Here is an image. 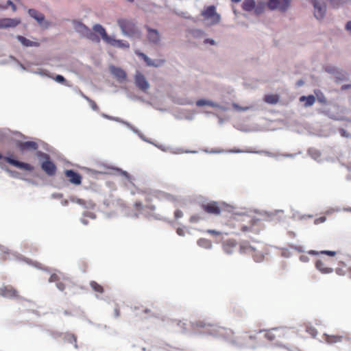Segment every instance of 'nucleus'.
I'll list each match as a JSON object with an SVG mask.
<instances>
[{
	"mask_svg": "<svg viewBox=\"0 0 351 351\" xmlns=\"http://www.w3.org/2000/svg\"><path fill=\"white\" fill-rule=\"evenodd\" d=\"M195 326L197 328H203V333L224 340L238 348L252 349L255 348L259 343L256 334L250 332L234 337V332L230 328L207 324L202 321L196 322Z\"/></svg>",
	"mask_w": 351,
	"mask_h": 351,
	"instance_id": "nucleus-1",
	"label": "nucleus"
},
{
	"mask_svg": "<svg viewBox=\"0 0 351 351\" xmlns=\"http://www.w3.org/2000/svg\"><path fill=\"white\" fill-rule=\"evenodd\" d=\"M36 156L43 161L41 162V169L49 176H54L56 173L57 167L51 160L49 154L41 151L36 152Z\"/></svg>",
	"mask_w": 351,
	"mask_h": 351,
	"instance_id": "nucleus-2",
	"label": "nucleus"
},
{
	"mask_svg": "<svg viewBox=\"0 0 351 351\" xmlns=\"http://www.w3.org/2000/svg\"><path fill=\"white\" fill-rule=\"evenodd\" d=\"M288 330L285 328H276L265 331L264 337L270 342H280L287 335Z\"/></svg>",
	"mask_w": 351,
	"mask_h": 351,
	"instance_id": "nucleus-3",
	"label": "nucleus"
},
{
	"mask_svg": "<svg viewBox=\"0 0 351 351\" xmlns=\"http://www.w3.org/2000/svg\"><path fill=\"white\" fill-rule=\"evenodd\" d=\"M117 23L122 32L125 35L132 36L136 32V25L131 20L127 19H119L117 20Z\"/></svg>",
	"mask_w": 351,
	"mask_h": 351,
	"instance_id": "nucleus-4",
	"label": "nucleus"
},
{
	"mask_svg": "<svg viewBox=\"0 0 351 351\" xmlns=\"http://www.w3.org/2000/svg\"><path fill=\"white\" fill-rule=\"evenodd\" d=\"M202 16L205 19H210L211 24H217L220 21V15L217 13L214 5H210L202 12Z\"/></svg>",
	"mask_w": 351,
	"mask_h": 351,
	"instance_id": "nucleus-5",
	"label": "nucleus"
},
{
	"mask_svg": "<svg viewBox=\"0 0 351 351\" xmlns=\"http://www.w3.org/2000/svg\"><path fill=\"white\" fill-rule=\"evenodd\" d=\"M3 159L5 161H6L7 162H8L9 164L14 166V167H16L19 169H24V170H26V171H33L34 170V167L32 166V165L29 164V163H27V162H21V161H19V160H16L15 159H13L9 156H5L3 157L1 154H0V159Z\"/></svg>",
	"mask_w": 351,
	"mask_h": 351,
	"instance_id": "nucleus-6",
	"label": "nucleus"
},
{
	"mask_svg": "<svg viewBox=\"0 0 351 351\" xmlns=\"http://www.w3.org/2000/svg\"><path fill=\"white\" fill-rule=\"evenodd\" d=\"M290 3L291 0H268L267 5L271 10L278 9L285 12L289 7Z\"/></svg>",
	"mask_w": 351,
	"mask_h": 351,
	"instance_id": "nucleus-7",
	"label": "nucleus"
},
{
	"mask_svg": "<svg viewBox=\"0 0 351 351\" xmlns=\"http://www.w3.org/2000/svg\"><path fill=\"white\" fill-rule=\"evenodd\" d=\"M240 250L241 252L251 254L256 262H261L264 259V255L262 253L257 252L254 247L248 244H241Z\"/></svg>",
	"mask_w": 351,
	"mask_h": 351,
	"instance_id": "nucleus-8",
	"label": "nucleus"
},
{
	"mask_svg": "<svg viewBox=\"0 0 351 351\" xmlns=\"http://www.w3.org/2000/svg\"><path fill=\"white\" fill-rule=\"evenodd\" d=\"M154 195L153 194H147L145 197V202L147 204L143 206L142 202H136L134 203V206L137 211L141 212L144 209H147L151 212H153L156 210V206L154 205L150 204L149 203L152 201Z\"/></svg>",
	"mask_w": 351,
	"mask_h": 351,
	"instance_id": "nucleus-9",
	"label": "nucleus"
},
{
	"mask_svg": "<svg viewBox=\"0 0 351 351\" xmlns=\"http://www.w3.org/2000/svg\"><path fill=\"white\" fill-rule=\"evenodd\" d=\"M0 295L10 299H20L18 291L10 285L3 286L0 288Z\"/></svg>",
	"mask_w": 351,
	"mask_h": 351,
	"instance_id": "nucleus-10",
	"label": "nucleus"
},
{
	"mask_svg": "<svg viewBox=\"0 0 351 351\" xmlns=\"http://www.w3.org/2000/svg\"><path fill=\"white\" fill-rule=\"evenodd\" d=\"M202 207L206 213L214 215H219L223 211L222 207H221L216 202H210L206 204H203Z\"/></svg>",
	"mask_w": 351,
	"mask_h": 351,
	"instance_id": "nucleus-11",
	"label": "nucleus"
},
{
	"mask_svg": "<svg viewBox=\"0 0 351 351\" xmlns=\"http://www.w3.org/2000/svg\"><path fill=\"white\" fill-rule=\"evenodd\" d=\"M134 82L136 86L143 92H146L149 88V84L146 78L138 71L134 76Z\"/></svg>",
	"mask_w": 351,
	"mask_h": 351,
	"instance_id": "nucleus-12",
	"label": "nucleus"
},
{
	"mask_svg": "<svg viewBox=\"0 0 351 351\" xmlns=\"http://www.w3.org/2000/svg\"><path fill=\"white\" fill-rule=\"evenodd\" d=\"M28 14L31 17L34 19L40 25L45 27H47L49 26V23L45 21V16L41 12H39L35 9H29L28 10Z\"/></svg>",
	"mask_w": 351,
	"mask_h": 351,
	"instance_id": "nucleus-13",
	"label": "nucleus"
},
{
	"mask_svg": "<svg viewBox=\"0 0 351 351\" xmlns=\"http://www.w3.org/2000/svg\"><path fill=\"white\" fill-rule=\"evenodd\" d=\"M20 19L3 18L0 19V29L15 27L21 23Z\"/></svg>",
	"mask_w": 351,
	"mask_h": 351,
	"instance_id": "nucleus-14",
	"label": "nucleus"
},
{
	"mask_svg": "<svg viewBox=\"0 0 351 351\" xmlns=\"http://www.w3.org/2000/svg\"><path fill=\"white\" fill-rule=\"evenodd\" d=\"M145 28L147 32V38L149 42L154 45L159 44L160 40V36L158 31L148 26H146Z\"/></svg>",
	"mask_w": 351,
	"mask_h": 351,
	"instance_id": "nucleus-15",
	"label": "nucleus"
},
{
	"mask_svg": "<svg viewBox=\"0 0 351 351\" xmlns=\"http://www.w3.org/2000/svg\"><path fill=\"white\" fill-rule=\"evenodd\" d=\"M324 340L330 344L336 343L341 341H349L351 338L348 335H325Z\"/></svg>",
	"mask_w": 351,
	"mask_h": 351,
	"instance_id": "nucleus-16",
	"label": "nucleus"
},
{
	"mask_svg": "<svg viewBox=\"0 0 351 351\" xmlns=\"http://www.w3.org/2000/svg\"><path fill=\"white\" fill-rule=\"evenodd\" d=\"M64 173H65L66 177L69 179V180L71 183L75 184V185H79L81 184L82 176L79 173H77L72 169H69V170H66Z\"/></svg>",
	"mask_w": 351,
	"mask_h": 351,
	"instance_id": "nucleus-17",
	"label": "nucleus"
},
{
	"mask_svg": "<svg viewBox=\"0 0 351 351\" xmlns=\"http://www.w3.org/2000/svg\"><path fill=\"white\" fill-rule=\"evenodd\" d=\"M312 3L314 7V14L317 19H321L324 17L326 12V5L321 4L317 0H312Z\"/></svg>",
	"mask_w": 351,
	"mask_h": 351,
	"instance_id": "nucleus-18",
	"label": "nucleus"
},
{
	"mask_svg": "<svg viewBox=\"0 0 351 351\" xmlns=\"http://www.w3.org/2000/svg\"><path fill=\"white\" fill-rule=\"evenodd\" d=\"M237 243L233 239H229L223 243L222 247L223 251L228 254H232L236 249Z\"/></svg>",
	"mask_w": 351,
	"mask_h": 351,
	"instance_id": "nucleus-19",
	"label": "nucleus"
},
{
	"mask_svg": "<svg viewBox=\"0 0 351 351\" xmlns=\"http://www.w3.org/2000/svg\"><path fill=\"white\" fill-rule=\"evenodd\" d=\"M135 53L138 56L141 57L144 60V61L146 62L147 66H159L162 65L164 62V60H159L157 61V63L155 62V61L151 60L149 58H148L145 53L140 52L138 51H136Z\"/></svg>",
	"mask_w": 351,
	"mask_h": 351,
	"instance_id": "nucleus-20",
	"label": "nucleus"
},
{
	"mask_svg": "<svg viewBox=\"0 0 351 351\" xmlns=\"http://www.w3.org/2000/svg\"><path fill=\"white\" fill-rule=\"evenodd\" d=\"M110 69L111 73L114 75L119 82H123L126 80V73L122 69L112 66H110Z\"/></svg>",
	"mask_w": 351,
	"mask_h": 351,
	"instance_id": "nucleus-21",
	"label": "nucleus"
},
{
	"mask_svg": "<svg viewBox=\"0 0 351 351\" xmlns=\"http://www.w3.org/2000/svg\"><path fill=\"white\" fill-rule=\"evenodd\" d=\"M315 266L323 274H328L332 271V269L329 266L326 261L317 260Z\"/></svg>",
	"mask_w": 351,
	"mask_h": 351,
	"instance_id": "nucleus-22",
	"label": "nucleus"
},
{
	"mask_svg": "<svg viewBox=\"0 0 351 351\" xmlns=\"http://www.w3.org/2000/svg\"><path fill=\"white\" fill-rule=\"evenodd\" d=\"M18 147L21 151L24 150H36L38 148V144L34 141L20 142Z\"/></svg>",
	"mask_w": 351,
	"mask_h": 351,
	"instance_id": "nucleus-23",
	"label": "nucleus"
},
{
	"mask_svg": "<svg viewBox=\"0 0 351 351\" xmlns=\"http://www.w3.org/2000/svg\"><path fill=\"white\" fill-rule=\"evenodd\" d=\"M17 40L25 47H39V42L30 40L23 36H17Z\"/></svg>",
	"mask_w": 351,
	"mask_h": 351,
	"instance_id": "nucleus-24",
	"label": "nucleus"
},
{
	"mask_svg": "<svg viewBox=\"0 0 351 351\" xmlns=\"http://www.w3.org/2000/svg\"><path fill=\"white\" fill-rule=\"evenodd\" d=\"M93 29L97 32L99 33L102 39L106 43L108 40H110V36L108 35V34L106 32V29L101 25L100 24H95L93 27Z\"/></svg>",
	"mask_w": 351,
	"mask_h": 351,
	"instance_id": "nucleus-25",
	"label": "nucleus"
},
{
	"mask_svg": "<svg viewBox=\"0 0 351 351\" xmlns=\"http://www.w3.org/2000/svg\"><path fill=\"white\" fill-rule=\"evenodd\" d=\"M107 43L110 44L112 46L114 47H119L121 48H129L130 45L126 41H123L121 40H116L110 36V40H108L106 42Z\"/></svg>",
	"mask_w": 351,
	"mask_h": 351,
	"instance_id": "nucleus-26",
	"label": "nucleus"
},
{
	"mask_svg": "<svg viewBox=\"0 0 351 351\" xmlns=\"http://www.w3.org/2000/svg\"><path fill=\"white\" fill-rule=\"evenodd\" d=\"M300 101H306L304 104L305 107L311 106L315 102V97L311 95L308 96H302L300 97Z\"/></svg>",
	"mask_w": 351,
	"mask_h": 351,
	"instance_id": "nucleus-27",
	"label": "nucleus"
},
{
	"mask_svg": "<svg viewBox=\"0 0 351 351\" xmlns=\"http://www.w3.org/2000/svg\"><path fill=\"white\" fill-rule=\"evenodd\" d=\"M71 283V280L68 278H63L62 280H59L56 283V287L60 291H63Z\"/></svg>",
	"mask_w": 351,
	"mask_h": 351,
	"instance_id": "nucleus-28",
	"label": "nucleus"
},
{
	"mask_svg": "<svg viewBox=\"0 0 351 351\" xmlns=\"http://www.w3.org/2000/svg\"><path fill=\"white\" fill-rule=\"evenodd\" d=\"M242 8L245 11H251L255 8L254 0H245L242 4Z\"/></svg>",
	"mask_w": 351,
	"mask_h": 351,
	"instance_id": "nucleus-29",
	"label": "nucleus"
},
{
	"mask_svg": "<svg viewBox=\"0 0 351 351\" xmlns=\"http://www.w3.org/2000/svg\"><path fill=\"white\" fill-rule=\"evenodd\" d=\"M196 105L197 106H209L214 108L219 107V105L215 102L211 101L205 100V99H199L196 101Z\"/></svg>",
	"mask_w": 351,
	"mask_h": 351,
	"instance_id": "nucleus-30",
	"label": "nucleus"
},
{
	"mask_svg": "<svg viewBox=\"0 0 351 351\" xmlns=\"http://www.w3.org/2000/svg\"><path fill=\"white\" fill-rule=\"evenodd\" d=\"M40 74L42 75H45L48 77L52 78L53 80H56L57 82H59V83L64 84L66 82L65 78L62 75H57L55 77H53L49 73H47L46 72H41Z\"/></svg>",
	"mask_w": 351,
	"mask_h": 351,
	"instance_id": "nucleus-31",
	"label": "nucleus"
},
{
	"mask_svg": "<svg viewBox=\"0 0 351 351\" xmlns=\"http://www.w3.org/2000/svg\"><path fill=\"white\" fill-rule=\"evenodd\" d=\"M90 286L95 292L103 293L104 291L103 287L95 281H91L90 282Z\"/></svg>",
	"mask_w": 351,
	"mask_h": 351,
	"instance_id": "nucleus-32",
	"label": "nucleus"
},
{
	"mask_svg": "<svg viewBox=\"0 0 351 351\" xmlns=\"http://www.w3.org/2000/svg\"><path fill=\"white\" fill-rule=\"evenodd\" d=\"M64 339L67 342L73 344L75 348H77V337L75 335L71 333L66 334Z\"/></svg>",
	"mask_w": 351,
	"mask_h": 351,
	"instance_id": "nucleus-33",
	"label": "nucleus"
},
{
	"mask_svg": "<svg viewBox=\"0 0 351 351\" xmlns=\"http://www.w3.org/2000/svg\"><path fill=\"white\" fill-rule=\"evenodd\" d=\"M81 96L85 99L90 104L91 108L95 110V111H98L99 110V107L97 105V104L95 103V101H93V99H91L90 98H89L88 97H87L86 95H85L83 93L81 92L80 93Z\"/></svg>",
	"mask_w": 351,
	"mask_h": 351,
	"instance_id": "nucleus-34",
	"label": "nucleus"
},
{
	"mask_svg": "<svg viewBox=\"0 0 351 351\" xmlns=\"http://www.w3.org/2000/svg\"><path fill=\"white\" fill-rule=\"evenodd\" d=\"M79 27L81 29V31L86 33V36L90 39L93 40V37L94 36L93 33L90 31V29L87 27L86 25L79 23Z\"/></svg>",
	"mask_w": 351,
	"mask_h": 351,
	"instance_id": "nucleus-35",
	"label": "nucleus"
},
{
	"mask_svg": "<svg viewBox=\"0 0 351 351\" xmlns=\"http://www.w3.org/2000/svg\"><path fill=\"white\" fill-rule=\"evenodd\" d=\"M197 244L202 247L205 248H210L212 247V243L210 240L207 239H199L197 241Z\"/></svg>",
	"mask_w": 351,
	"mask_h": 351,
	"instance_id": "nucleus-36",
	"label": "nucleus"
},
{
	"mask_svg": "<svg viewBox=\"0 0 351 351\" xmlns=\"http://www.w3.org/2000/svg\"><path fill=\"white\" fill-rule=\"evenodd\" d=\"M265 101L271 104H276L278 101V97L276 95H269L265 97Z\"/></svg>",
	"mask_w": 351,
	"mask_h": 351,
	"instance_id": "nucleus-37",
	"label": "nucleus"
},
{
	"mask_svg": "<svg viewBox=\"0 0 351 351\" xmlns=\"http://www.w3.org/2000/svg\"><path fill=\"white\" fill-rule=\"evenodd\" d=\"M238 222L239 221L236 219L235 217L231 215L226 224L230 228H235L237 226H239V224H237Z\"/></svg>",
	"mask_w": 351,
	"mask_h": 351,
	"instance_id": "nucleus-38",
	"label": "nucleus"
},
{
	"mask_svg": "<svg viewBox=\"0 0 351 351\" xmlns=\"http://www.w3.org/2000/svg\"><path fill=\"white\" fill-rule=\"evenodd\" d=\"M306 331L312 337H316L317 334V330L314 328V327H312V326H306Z\"/></svg>",
	"mask_w": 351,
	"mask_h": 351,
	"instance_id": "nucleus-39",
	"label": "nucleus"
},
{
	"mask_svg": "<svg viewBox=\"0 0 351 351\" xmlns=\"http://www.w3.org/2000/svg\"><path fill=\"white\" fill-rule=\"evenodd\" d=\"M59 280H60V278H59L58 275H57L56 274H51L49 279V282H56L57 283Z\"/></svg>",
	"mask_w": 351,
	"mask_h": 351,
	"instance_id": "nucleus-40",
	"label": "nucleus"
},
{
	"mask_svg": "<svg viewBox=\"0 0 351 351\" xmlns=\"http://www.w3.org/2000/svg\"><path fill=\"white\" fill-rule=\"evenodd\" d=\"M206 232L211 234V235H213V236H221V232H219V231H217V230H206Z\"/></svg>",
	"mask_w": 351,
	"mask_h": 351,
	"instance_id": "nucleus-41",
	"label": "nucleus"
},
{
	"mask_svg": "<svg viewBox=\"0 0 351 351\" xmlns=\"http://www.w3.org/2000/svg\"><path fill=\"white\" fill-rule=\"evenodd\" d=\"M201 217L197 215L191 217L189 221L191 223H197L200 220Z\"/></svg>",
	"mask_w": 351,
	"mask_h": 351,
	"instance_id": "nucleus-42",
	"label": "nucleus"
},
{
	"mask_svg": "<svg viewBox=\"0 0 351 351\" xmlns=\"http://www.w3.org/2000/svg\"><path fill=\"white\" fill-rule=\"evenodd\" d=\"M319 253L323 254H327L330 256H334L337 254L335 251H330V250L321 251Z\"/></svg>",
	"mask_w": 351,
	"mask_h": 351,
	"instance_id": "nucleus-43",
	"label": "nucleus"
},
{
	"mask_svg": "<svg viewBox=\"0 0 351 351\" xmlns=\"http://www.w3.org/2000/svg\"><path fill=\"white\" fill-rule=\"evenodd\" d=\"M344 0H330V3L334 7H337L339 4L343 3Z\"/></svg>",
	"mask_w": 351,
	"mask_h": 351,
	"instance_id": "nucleus-44",
	"label": "nucleus"
},
{
	"mask_svg": "<svg viewBox=\"0 0 351 351\" xmlns=\"http://www.w3.org/2000/svg\"><path fill=\"white\" fill-rule=\"evenodd\" d=\"M326 220V217L322 216V217L315 219L314 223L315 224H319L321 223H324Z\"/></svg>",
	"mask_w": 351,
	"mask_h": 351,
	"instance_id": "nucleus-45",
	"label": "nucleus"
},
{
	"mask_svg": "<svg viewBox=\"0 0 351 351\" xmlns=\"http://www.w3.org/2000/svg\"><path fill=\"white\" fill-rule=\"evenodd\" d=\"M174 216L177 219L178 218H180V217H182L183 216V213H182V212L181 210H177L174 213Z\"/></svg>",
	"mask_w": 351,
	"mask_h": 351,
	"instance_id": "nucleus-46",
	"label": "nucleus"
},
{
	"mask_svg": "<svg viewBox=\"0 0 351 351\" xmlns=\"http://www.w3.org/2000/svg\"><path fill=\"white\" fill-rule=\"evenodd\" d=\"M176 232L180 236H184L185 234V230L182 228H178L176 230Z\"/></svg>",
	"mask_w": 351,
	"mask_h": 351,
	"instance_id": "nucleus-47",
	"label": "nucleus"
},
{
	"mask_svg": "<svg viewBox=\"0 0 351 351\" xmlns=\"http://www.w3.org/2000/svg\"><path fill=\"white\" fill-rule=\"evenodd\" d=\"M204 43L205 44H210V45H215V40H213V39H210V38H206V39H205V40H204Z\"/></svg>",
	"mask_w": 351,
	"mask_h": 351,
	"instance_id": "nucleus-48",
	"label": "nucleus"
},
{
	"mask_svg": "<svg viewBox=\"0 0 351 351\" xmlns=\"http://www.w3.org/2000/svg\"><path fill=\"white\" fill-rule=\"evenodd\" d=\"M118 171L120 172V173L122 176H125V178H130V174L127 171H123L121 169H118Z\"/></svg>",
	"mask_w": 351,
	"mask_h": 351,
	"instance_id": "nucleus-49",
	"label": "nucleus"
},
{
	"mask_svg": "<svg viewBox=\"0 0 351 351\" xmlns=\"http://www.w3.org/2000/svg\"><path fill=\"white\" fill-rule=\"evenodd\" d=\"M346 29L347 31H348L350 32V34H351V21H348L346 25Z\"/></svg>",
	"mask_w": 351,
	"mask_h": 351,
	"instance_id": "nucleus-50",
	"label": "nucleus"
},
{
	"mask_svg": "<svg viewBox=\"0 0 351 351\" xmlns=\"http://www.w3.org/2000/svg\"><path fill=\"white\" fill-rule=\"evenodd\" d=\"M351 88V85L350 84H344L341 86V90H346L348 88Z\"/></svg>",
	"mask_w": 351,
	"mask_h": 351,
	"instance_id": "nucleus-51",
	"label": "nucleus"
},
{
	"mask_svg": "<svg viewBox=\"0 0 351 351\" xmlns=\"http://www.w3.org/2000/svg\"><path fill=\"white\" fill-rule=\"evenodd\" d=\"M241 230L243 232H247V231H249L250 230V228L247 226H241Z\"/></svg>",
	"mask_w": 351,
	"mask_h": 351,
	"instance_id": "nucleus-52",
	"label": "nucleus"
},
{
	"mask_svg": "<svg viewBox=\"0 0 351 351\" xmlns=\"http://www.w3.org/2000/svg\"><path fill=\"white\" fill-rule=\"evenodd\" d=\"M263 7V6L262 5L261 8H259L258 6L257 8H256V9H255L256 13H257V14L261 13L262 12Z\"/></svg>",
	"mask_w": 351,
	"mask_h": 351,
	"instance_id": "nucleus-53",
	"label": "nucleus"
},
{
	"mask_svg": "<svg viewBox=\"0 0 351 351\" xmlns=\"http://www.w3.org/2000/svg\"><path fill=\"white\" fill-rule=\"evenodd\" d=\"M308 254H312V255H315V254H318L319 252H316V251H314V250H310L308 252Z\"/></svg>",
	"mask_w": 351,
	"mask_h": 351,
	"instance_id": "nucleus-54",
	"label": "nucleus"
},
{
	"mask_svg": "<svg viewBox=\"0 0 351 351\" xmlns=\"http://www.w3.org/2000/svg\"><path fill=\"white\" fill-rule=\"evenodd\" d=\"M114 312L116 316L118 317L119 315V310L118 308H115Z\"/></svg>",
	"mask_w": 351,
	"mask_h": 351,
	"instance_id": "nucleus-55",
	"label": "nucleus"
},
{
	"mask_svg": "<svg viewBox=\"0 0 351 351\" xmlns=\"http://www.w3.org/2000/svg\"><path fill=\"white\" fill-rule=\"evenodd\" d=\"M77 202L80 204H84V200L81 199H77Z\"/></svg>",
	"mask_w": 351,
	"mask_h": 351,
	"instance_id": "nucleus-56",
	"label": "nucleus"
},
{
	"mask_svg": "<svg viewBox=\"0 0 351 351\" xmlns=\"http://www.w3.org/2000/svg\"><path fill=\"white\" fill-rule=\"evenodd\" d=\"M326 71L327 72H329V73H332V72H333V69H330V68H328V67H327V68H326Z\"/></svg>",
	"mask_w": 351,
	"mask_h": 351,
	"instance_id": "nucleus-57",
	"label": "nucleus"
},
{
	"mask_svg": "<svg viewBox=\"0 0 351 351\" xmlns=\"http://www.w3.org/2000/svg\"><path fill=\"white\" fill-rule=\"evenodd\" d=\"M297 84H298V86H302L304 84V82H303V81L300 80V81L298 82Z\"/></svg>",
	"mask_w": 351,
	"mask_h": 351,
	"instance_id": "nucleus-58",
	"label": "nucleus"
},
{
	"mask_svg": "<svg viewBox=\"0 0 351 351\" xmlns=\"http://www.w3.org/2000/svg\"><path fill=\"white\" fill-rule=\"evenodd\" d=\"M231 1L234 3H238V2L241 1V0H231Z\"/></svg>",
	"mask_w": 351,
	"mask_h": 351,
	"instance_id": "nucleus-59",
	"label": "nucleus"
},
{
	"mask_svg": "<svg viewBox=\"0 0 351 351\" xmlns=\"http://www.w3.org/2000/svg\"><path fill=\"white\" fill-rule=\"evenodd\" d=\"M300 259L304 261H306V257L303 258V256H301V257H300Z\"/></svg>",
	"mask_w": 351,
	"mask_h": 351,
	"instance_id": "nucleus-60",
	"label": "nucleus"
},
{
	"mask_svg": "<svg viewBox=\"0 0 351 351\" xmlns=\"http://www.w3.org/2000/svg\"><path fill=\"white\" fill-rule=\"evenodd\" d=\"M320 100V101H322V99H324V101L326 100V98L325 97H321V99H319Z\"/></svg>",
	"mask_w": 351,
	"mask_h": 351,
	"instance_id": "nucleus-61",
	"label": "nucleus"
},
{
	"mask_svg": "<svg viewBox=\"0 0 351 351\" xmlns=\"http://www.w3.org/2000/svg\"><path fill=\"white\" fill-rule=\"evenodd\" d=\"M320 100V101H322V99H324V101L326 100V98L325 97H321V99H319Z\"/></svg>",
	"mask_w": 351,
	"mask_h": 351,
	"instance_id": "nucleus-62",
	"label": "nucleus"
},
{
	"mask_svg": "<svg viewBox=\"0 0 351 351\" xmlns=\"http://www.w3.org/2000/svg\"><path fill=\"white\" fill-rule=\"evenodd\" d=\"M320 100V101H322V99H324V101L326 100V98L325 97H321V99H319Z\"/></svg>",
	"mask_w": 351,
	"mask_h": 351,
	"instance_id": "nucleus-63",
	"label": "nucleus"
},
{
	"mask_svg": "<svg viewBox=\"0 0 351 351\" xmlns=\"http://www.w3.org/2000/svg\"><path fill=\"white\" fill-rule=\"evenodd\" d=\"M320 100V101H322V99H324V101L326 100V98L325 97H321V99H319Z\"/></svg>",
	"mask_w": 351,
	"mask_h": 351,
	"instance_id": "nucleus-64",
	"label": "nucleus"
}]
</instances>
